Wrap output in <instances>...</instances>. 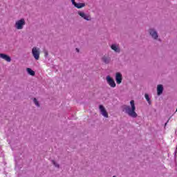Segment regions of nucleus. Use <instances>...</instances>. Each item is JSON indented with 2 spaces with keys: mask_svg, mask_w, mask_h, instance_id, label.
I'll return each instance as SVG.
<instances>
[{
  "mask_svg": "<svg viewBox=\"0 0 177 177\" xmlns=\"http://www.w3.org/2000/svg\"><path fill=\"white\" fill-rule=\"evenodd\" d=\"M131 106H123V111H125L126 114H128L129 117H132L133 118H136L138 117V113L135 111L136 110V106H135V101L131 100L130 102Z\"/></svg>",
  "mask_w": 177,
  "mask_h": 177,
  "instance_id": "1",
  "label": "nucleus"
},
{
  "mask_svg": "<svg viewBox=\"0 0 177 177\" xmlns=\"http://www.w3.org/2000/svg\"><path fill=\"white\" fill-rule=\"evenodd\" d=\"M24 26H26V20L22 18L16 21L15 28L16 30H23V28H24Z\"/></svg>",
  "mask_w": 177,
  "mask_h": 177,
  "instance_id": "2",
  "label": "nucleus"
},
{
  "mask_svg": "<svg viewBox=\"0 0 177 177\" xmlns=\"http://www.w3.org/2000/svg\"><path fill=\"white\" fill-rule=\"evenodd\" d=\"M32 55L35 60H39V48H37V47H33L32 49Z\"/></svg>",
  "mask_w": 177,
  "mask_h": 177,
  "instance_id": "3",
  "label": "nucleus"
},
{
  "mask_svg": "<svg viewBox=\"0 0 177 177\" xmlns=\"http://www.w3.org/2000/svg\"><path fill=\"white\" fill-rule=\"evenodd\" d=\"M106 82L107 84H109L111 88H115V82L114 81V79H113V77H110V75L106 76Z\"/></svg>",
  "mask_w": 177,
  "mask_h": 177,
  "instance_id": "4",
  "label": "nucleus"
},
{
  "mask_svg": "<svg viewBox=\"0 0 177 177\" xmlns=\"http://www.w3.org/2000/svg\"><path fill=\"white\" fill-rule=\"evenodd\" d=\"M99 109L101 111L102 115H103V117H105V118H109V113H107L106 108H104L103 105H100Z\"/></svg>",
  "mask_w": 177,
  "mask_h": 177,
  "instance_id": "5",
  "label": "nucleus"
},
{
  "mask_svg": "<svg viewBox=\"0 0 177 177\" xmlns=\"http://www.w3.org/2000/svg\"><path fill=\"white\" fill-rule=\"evenodd\" d=\"M0 59H3V60H6V62H8V63L12 62V58H10L9 55L4 53H0Z\"/></svg>",
  "mask_w": 177,
  "mask_h": 177,
  "instance_id": "6",
  "label": "nucleus"
},
{
  "mask_svg": "<svg viewBox=\"0 0 177 177\" xmlns=\"http://www.w3.org/2000/svg\"><path fill=\"white\" fill-rule=\"evenodd\" d=\"M115 81L118 84H120L121 82H122V75H121V73H116Z\"/></svg>",
  "mask_w": 177,
  "mask_h": 177,
  "instance_id": "7",
  "label": "nucleus"
},
{
  "mask_svg": "<svg viewBox=\"0 0 177 177\" xmlns=\"http://www.w3.org/2000/svg\"><path fill=\"white\" fill-rule=\"evenodd\" d=\"M149 34L151 35L152 38L153 39H157L158 38V35L157 34V32L154 30L153 29H150L149 30Z\"/></svg>",
  "mask_w": 177,
  "mask_h": 177,
  "instance_id": "8",
  "label": "nucleus"
},
{
  "mask_svg": "<svg viewBox=\"0 0 177 177\" xmlns=\"http://www.w3.org/2000/svg\"><path fill=\"white\" fill-rule=\"evenodd\" d=\"M78 15H80L81 17L84 19V20H87V21L91 20V16L86 15V14H84V12H82L81 11L78 12Z\"/></svg>",
  "mask_w": 177,
  "mask_h": 177,
  "instance_id": "9",
  "label": "nucleus"
},
{
  "mask_svg": "<svg viewBox=\"0 0 177 177\" xmlns=\"http://www.w3.org/2000/svg\"><path fill=\"white\" fill-rule=\"evenodd\" d=\"M164 91V87L161 84H158L157 86V93L158 95L160 96L162 93V91Z\"/></svg>",
  "mask_w": 177,
  "mask_h": 177,
  "instance_id": "10",
  "label": "nucleus"
},
{
  "mask_svg": "<svg viewBox=\"0 0 177 177\" xmlns=\"http://www.w3.org/2000/svg\"><path fill=\"white\" fill-rule=\"evenodd\" d=\"M102 62H104V63H105L106 64H109V63H110V57H107L106 55H104L102 58Z\"/></svg>",
  "mask_w": 177,
  "mask_h": 177,
  "instance_id": "11",
  "label": "nucleus"
},
{
  "mask_svg": "<svg viewBox=\"0 0 177 177\" xmlns=\"http://www.w3.org/2000/svg\"><path fill=\"white\" fill-rule=\"evenodd\" d=\"M74 6L77 8V9H81V8H84L85 6V3H76Z\"/></svg>",
  "mask_w": 177,
  "mask_h": 177,
  "instance_id": "12",
  "label": "nucleus"
},
{
  "mask_svg": "<svg viewBox=\"0 0 177 177\" xmlns=\"http://www.w3.org/2000/svg\"><path fill=\"white\" fill-rule=\"evenodd\" d=\"M26 71H28V74H29V75H32V77H34V75H35V72L30 68H28L26 69Z\"/></svg>",
  "mask_w": 177,
  "mask_h": 177,
  "instance_id": "13",
  "label": "nucleus"
},
{
  "mask_svg": "<svg viewBox=\"0 0 177 177\" xmlns=\"http://www.w3.org/2000/svg\"><path fill=\"white\" fill-rule=\"evenodd\" d=\"M111 48L115 52L120 53V48L115 44H113Z\"/></svg>",
  "mask_w": 177,
  "mask_h": 177,
  "instance_id": "14",
  "label": "nucleus"
},
{
  "mask_svg": "<svg viewBox=\"0 0 177 177\" xmlns=\"http://www.w3.org/2000/svg\"><path fill=\"white\" fill-rule=\"evenodd\" d=\"M145 99L148 102L149 104H151V101H150V97H149V94H145Z\"/></svg>",
  "mask_w": 177,
  "mask_h": 177,
  "instance_id": "15",
  "label": "nucleus"
},
{
  "mask_svg": "<svg viewBox=\"0 0 177 177\" xmlns=\"http://www.w3.org/2000/svg\"><path fill=\"white\" fill-rule=\"evenodd\" d=\"M33 102H34L35 104H36V106H37V107H39V102H38V100H37L36 98H34Z\"/></svg>",
  "mask_w": 177,
  "mask_h": 177,
  "instance_id": "16",
  "label": "nucleus"
},
{
  "mask_svg": "<svg viewBox=\"0 0 177 177\" xmlns=\"http://www.w3.org/2000/svg\"><path fill=\"white\" fill-rule=\"evenodd\" d=\"M53 163L55 165V167H57V168H59V165H57V163H56V162H55V160H53Z\"/></svg>",
  "mask_w": 177,
  "mask_h": 177,
  "instance_id": "17",
  "label": "nucleus"
},
{
  "mask_svg": "<svg viewBox=\"0 0 177 177\" xmlns=\"http://www.w3.org/2000/svg\"><path fill=\"white\" fill-rule=\"evenodd\" d=\"M71 2L73 3V5H75L77 3L75 2V0H71Z\"/></svg>",
  "mask_w": 177,
  "mask_h": 177,
  "instance_id": "18",
  "label": "nucleus"
},
{
  "mask_svg": "<svg viewBox=\"0 0 177 177\" xmlns=\"http://www.w3.org/2000/svg\"><path fill=\"white\" fill-rule=\"evenodd\" d=\"M44 55H45L46 57L48 56V51H45Z\"/></svg>",
  "mask_w": 177,
  "mask_h": 177,
  "instance_id": "19",
  "label": "nucleus"
},
{
  "mask_svg": "<svg viewBox=\"0 0 177 177\" xmlns=\"http://www.w3.org/2000/svg\"><path fill=\"white\" fill-rule=\"evenodd\" d=\"M168 122H169V120H167V122L165 123V126L167 127V124H168Z\"/></svg>",
  "mask_w": 177,
  "mask_h": 177,
  "instance_id": "20",
  "label": "nucleus"
},
{
  "mask_svg": "<svg viewBox=\"0 0 177 177\" xmlns=\"http://www.w3.org/2000/svg\"><path fill=\"white\" fill-rule=\"evenodd\" d=\"M77 52H80V50L78 48H76Z\"/></svg>",
  "mask_w": 177,
  "mask_h": 177,
  "instance_id": "21",
  "label": "nucleus"
},
{
  "mask_svg": "<svg viewBox=\"0 0 177 177\" xmlns=\"http://www.w3.org/2000/svg\"><path fill=\"white\" fill-rule=\"evenodd\" d=\"M113 177H116L115 176H113Z\"/></svg>",
  "mask_w": 177,
  "mask_h": 177,
  "instance_id": "22",
  "label": "nucleus"
}]
</instances>
